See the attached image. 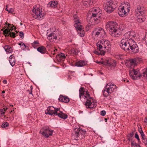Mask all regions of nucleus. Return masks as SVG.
<instances>
[{
    "label": "nucleus",
    "instance_id": "nucleus-1",
    "mask_svg": "<svg viewBox=\"0 0 147 147\" xmlns=\"http://www.w3.org/2000/svg\"><path fill=\"white\" fill-rule=\"evenodd\" d=\"M133 31H129L125 33L120 41L119 45L124 50L129 51L134 53L139 52V48L136 42L132 38L135 36Z\"/></svg>",
    "mask_w": 147,
    "mask_h": 147
},
{
    "label": "nucleus",
    "instance_id": "nucleus-2",
    "mask_svg": "<svg viewBox=\"0 0 147 147\" xmlns=\"http://www.w3.org/2000/svg\"><path fill=\"white\" fill-rule=\"evenodd\" d=\"M79 91L80 98L82 97L86 99L85 105L86 108L92 109L96 107V102L93 98L90 96L88 91H84V88L82 87L80 89Z\"/></svg>",
    "mask_w": 147,
    "mask_h": 147
},
{
    "label": "nucleus",
    "instance_id": "nucleus-3",
    "mask_svg": "<svg viewBox=\"0 0 147 147\" xmlns=\"http://www.w3.org/2000/svg\"><path fill=\"white\" fill-rule=\"evenodd\" d=\"M96 46L99 50L96 51L94 53L97 55H104L107 51H109L111 47L110 42L105 39L99 41L96 43Z\"/></svg>",
    "mask_w": 147,
    "mask_h": 147
},
{
    "label": "nucleus",
    "instance_id": "nucleus-4",
    "mask_svg": "<svg viewBox=\"0 0 147 147\" xmlns=\"http://www.w3.org/2000/svg\"><path fill=\"white\" fill-rule=\"evenodd\" d=\"M117 24L113 21H109L106 24V28L112 36L117 37L121 34L122 30L117 27Z\"/></svg>",
    "mask_w": 147,
    "mask_h": 147
},
{
    "label": "nucleus",
    "instance_id": "nucleus-5",
    "mask_svg": "<svg viewBox=\"0 0 147 147\" xmlns=\"http://www.w3.org/2000/svg\"><path fill=\"white\" fill-rule=\"evenodd\" d=\"M100 9L98 8H94L92 9L90 12V14H88L87 16L88 19L90 18L91 22L92 21L95 24H98L100 21Z\"/></svg>",
    "mask_w": 147,
    "mask_h": 147
},
{
    "label": "nucleus",
    "instance_id": "nucleus-6",
    "mask_svg": "<svg viewBox=\"0 0 147 147\" xmlns=\"http://www.w3.org/2000/svg\"><path fill=\"white\" fill-rule=\"evenodd\" d=\"M136 20L138 22L141 23L145 20V8L142 6L138 5L135 10Z\"/></svg>",
    "mask_w": 147,
    "mask_h": 147
},
{
    "label": "nucleus",
    "instance_id": "nucleus-7",
    "mask_svg": "<svg viewBox=\"0 0 147 147\" xmlns=\"http://www.w3.org/2000/svg\"><path fill=\"white\" fill-rule=\"evenodd\" d=\"M117 86L111 83H109L106 85L105 89L103 91V93L104 96L107 97L110 96L112 93L116 90Z\"/></svg>",
    "mask_w": 147,
    "mask_h": 147
},
{
    "label": "nucleus",
    "instance_id": "nucleus-8",
    "mask_svg": "<svg viewBox=\"0 0 147 147\" xmlns=\"http://www.w3.org/2000/svg\"><path fill=\"white\" fill-rule=\"evenodd\" d=\"M73 18L74 22V25L78 31L79 35L81 37L83 36L84 35V32L83 30L80 21L78 16L75 15L74 16Z\"/></svg>",
    "mask_w": 147,
    "mask_h": 147
},
{
    "label": "nucleus",
    "instance_id": "nucleus-9",
    "mask_svg": "<svg viewBox=\"0 0 147 147\" xmlns=\"http://www.w3.org/2000/svg\"><path fill=\"white\" fill-rule=\"evenodd\" d=\"M32 11L33 12V16L35 19L41 20L45 16V14L42 12V8L39 7V5L34 7Z\"/></svg>",
    "mask_w": 147,
    "mask_h": 147
},
{
    "label": "nucleus",
    "instance_id": "nucleus-10",
    "mask_svg": "<svg viewBox=\"0 0 147 147\" xmlns=\"http://www.w3.org/2000/svg\"><path fill=\"white\" fill-rule=\"evenodd\" d=\"M117 5L114 3L112 1H110L104 3L103 7L105 11L108 13L113 12L116 7Z\"/></svg>",
    "mask_w": 147,
    "mask_h": 147
},
{
    "label": "nucleus",
    "instance_id": "nucleus-11",
    "mask_svg": "<svg viewBox=\"0 0 147 147\" xmlns=\"http://www.w3.org/2000/svg\"><path fill=\"white\" fill-rule=\"evenodd\" d=\"M53 131L50 129L48 126L42 128L40 131V133L45 138H48L50 136L52 135Z\"/></svg>",
    "mask_w": 147,
    "mask_h": 147
},
{
    "label": "nucleus",
    "instance_id": "nucleus-12",
    "mask_svg": "<svg viewBox=\"0 0 147 147\" xmlns=\"http://www.w3.org/2000/svg\"><path fill=\"white\" fill-rule=\"evenodd\" d=\"M96 63L98 64H103L105 65L111 67H115L116 65V62L115 60L109 58H107L105 60L102 61H97Z\"/></svg>",
    "mask_w": 147,
    "mask_h": 147
},
{
    "label": "nucleus",
    "instance_id": "nucleus-13",
    "mask_svg": "<svg viewBox=\"0 0 147 147\" xmlns=\"http://www.w3.org/2000/svg\"><path fill=\"white\" fill-rule=\"evenodd\" d=\"M59 111V108H54L53 106L48 107L45 111V113L51 115L57 116V112Z\"/></svg>",
    "mask_w": 147,
    "mask_h": 147
},
{
    "label": "nucleus",
    "instance_id": "nucleus-14",
    "mask_svg": "<svg viewBox=\"0 0 147 147\" xmlns=\"http://www.w3.org/2000/svg\"><path fill=\"white\" fill-rule=\"evenodd\" d=\"M93 35L96 36H99L100 38L105 37V32L104 30L101 28H96L93 32Z\"/></svg>",
    "mask_w": 147,
    "mask_h": 147
},
{
    "label": "nucleus",
    "instance_id": "nucleus-15",
    "mask_svg": "<svg viewBox=\"0 0 147 147\" xmlns=\"http://www.w3.org/2000/svg\"><path fill=\"white\" fill-rule=\"evenodd\" d=\"M130 76L133 80H136L142 76L140 74L138 70L133 69L129 72Z\"/></svg>",
    "mask_w": 147,
    "mask_h": 147
},
{
    "label": "nucleus",
    "instance_id": "nucleus-16",
    "mask_svg": "<svg viewBox=\"0 0 147 147\" xmlns=\"http://www.w3.org/2000/svg\"><path fill=\"white\" fill-rule=\"evenodd\" d=\"M74 135L75 139L77 140L81 135L84 134L86 131L80 129V128H74Z\"/></svg>",
    "mask_w": 147,
    "mask_h": 147
},
{
    "label": "nucleus",
    "instance_id": "nucleus-17",
    "mask_svg": "<svg viewBox=\"0 0 147 147\" xmlns=\"http://www.w3.org/2000/svg\"><path fill=\"white\" fill-rule=\"evenodd\" d=\"M57 32H52L49 34L47 35L48 32L47 33V38L51 42L55 40L57 38L56 34Z\"/></svg>",
    "mask_w": 147,
    "mask_h": 147
},
{
    "label": "nucleus",
    "instance_id": "nucleus-18",
    "mask_svg": "<svg viewBox=\"0 0 147 147\" xmlns=\"http://www.w3.org/2000/svg\"><path fill=\"white\" fill-rule=\"evenodd\" d=\"M118 13L120 16L123 17L126 16L128 13L124 9H123V8L119 7V8Z\"/></svg>",
    "mask_w": 147,
    "mask_h": 147
},
{
    "label": "nucleus",
    "instance_id": "nucleus-19",
    "mask_svg": "<svg viewBox=\"0 0 147 147\" xmlns=\"http://www.w3.org/2000/svg\"><path fill=\"white\" fill-rule=\"evenodd\" d=\"M87 63V62L86 61L80 60L76 63L75 66L78 67H82L86 65Z\"/></svg>",
    "mask_w": 147,
    "mask_h": 147
},
{
    "label": "nucleus",
    "instance_id": "nucleus-20",
    "mask_svg": "<svg viewBox=\"0 0 147 147\" xmlns=\"http://www.w3.org/2000/svg\"><path fill=\"white\" fill-rule=\"evenodd\" d=\"M58 4V2L56 1H50L47 4V7L51 8H55L57 6Z\"/></svg>",
    "mask_w": 147,
    "mask_h": 147
},
{
    "label": "nucleus",
    "instance_id": "nucleus-21",
    "mask_svg": "<svg viewBox=\"0 0 147 147\" xmlns=\"http://www.w3.org/2000/svg\"><path fill=\"white\" fill-rule=\"evenodd\" d=\"M138 61V58H135L130 60L129 62L130 67L132 68L134 67L137 64Z\"/></svg>",
    "mask_w": 147,
    "mask_h": 147
},
{
    "label": "nucleus",
    "instance_id": "nucleus-22",
    "mask_svg": "<svg viewBox=\"0 0 147 147\" xmlns=\"http://www.w3.org/2000/svg\"><path fill=\"white\" fill-rule=\"evenodd\" d=\"M58 99L59 101L65 103L68 102L69 101L68 97L66 96H63L62 95L60 96Z\"/></svg>",
    "mask_w": 147,
    "mask_h": 147
},
{
    "label": "nucleus",
    "instance_id": "nucleus-23",
    "mask_svg": "<svg viewBox=\"0 0 147 147\" xmlns=\"http://www.w3.org/2000/svg\"><path fill=\"white\" fill-rule=\"evenodd\" d=\"M57 116H58L60 118L63 119H65L68 117V116L66 114L63 113L62 112H61L60 110L59 111L57 112Z\"/></svg>",
    "mask_w": 147,
    "mask_h": 147
},
{
    "label": "nucleus",
    "instance_id": "nucleus-24",
    "mask_svg": "<svg viewBox=\"0 0 147 147\" xmlns=\"http://www.w3.org/2000/svg\"><path fill=\"white\" fill-rule=\"evenodd\" d=\"M121 7L123 8V9H124L125 10L126 12L128 13L130 11V9L129 3L127 2H125L123 4V6Z\"/></svg>",
    "mask_w": 147,
    "mask_h": 147
},
{
    "label": "nucleus",
    "instance_id": "nucleus-25",
    "mask_svg": "<svg viewBox=\"0 0 147 147\" xmlns=\"http://www.w3.org/2000/svg\"><path fill=\"white\" fill-rule=\"evenodd\" d=\"M9 61L11 65L12 66H14L16 63V60L15 57L13 55H11L9 58Z\"/></svg>",
    "mask_w": 147,
    "mask_h": 147
},
{
    "label": "nucleus",
    "instance_id": "nucleus-26",
    "mask_svg": "<svg viewBox=\"0 0 147 147\" xmlns=\"http://www.w3.org/2000/svg\"><path fill=\"white\" fill-rule=\"evenodd\" d=\"M37 50L38 51L42 54L45 53L46 52V48L43 46L40 47H38Z\"/></svg>",
    "mask_w": 147,
    "mask_h": 147
},
{
    "label": "nucleus",
    "instance_id": "nucleus-27",
    "mask_svg": "<svg viewBox=\"0 0 147 147\" xmlns=\"http://www.w3.org/2000/svg\"><path fill=\"white\" fill-rule=\"evenodd\" d=\"M18 45L20 46L22 50L26 51V50H28V47L26 46L22 42H21L18 43Z\"/></svg>",
    "mask_w": 147,
    "mask_h": 147
},
{
    "label": "nucleus",
    "instance_id": "nucleus-28",
    "mask_svg": "<svg viewBox=\"0 0 147 147\" xmlns=\"http://www.w3.org/2000/svg\"><path fill=\"white\" fill-rule=\"evenodd\" d=\"M71 52L72 54L77 55L79 53V51L77 49L73 48L71 50Z\"/></svg>",
    "mask_w": 147,
    "mask_h": 147
},
{
    "label": "nucleus",
    "instance_id": "nucleus-29",
    "mask_svg": "<svg viewBox=\"0 0 147 147\" xmlns=\"http://www.w3.org/2000/svg\"><path fill=\"white\" fill-rule=\"evenodd\" d=\"M138 131L140 134L141 136L142 137V139L144 138L145 137L144 134L142 130V128H140L138 129Z\"/></svg>",
    "mask_w": 147,
    "mask_h": 147
},
{
    "label": "nucleus",
    "instance_id": "nucleus-30",
    "mask_svg": "<svg viewBox=\"0 0 147 147\" xmlns=\"http://www.w3.org/2000/svg\"><path fill=\"white\" fill-rule=\"evenodd\" d=\"M143 76L144 78H146L147 79V68L144 69Z\"/></svg>",
    "mask_w": 147,
    "mask_h": 147
},
{
    "label": "nucleus",
    "instance_id": "nucleus-31",
    "mask_svg": "<svg viewBox=\"0 0 147 147\" xmlns=\"http://www.w3.org/2000/svg\"><path fill=\"white\" fill-rule=\"evenodd\" d=\"M9 126V123L7 122H5L3 123L1 127L3 128H6L8 127Z\"/></svg>",
    "mask_w": 147,
    "mask_h": 147
},
{
    "label": "nucleus",
    "instance_id": "nucleus-32",
    "mask_svg": "<svg viewBox=\"0 0 147 147\" xmlns=\"http://www.w3.org/2000/svg\"><path fill=\"white\" fill-rule=\"evenodd\" d=\"M59 56L62 60H63L65 58V55L63 53H61L59 54Z\"/></svg>",
    "mask_w": 147,
    "mask_h": 147
},
{
    "label": "nucleus",
    "instance_id": "nucleus-33",
    "mask_svg": "<svg viewBox=\"0 0 147 147\" xmlns=\"http://www.w3.org/2000/svg\"><path fill=\"white\" fill-rule=\"evenodd\" d=\"M5 110L2 109H0V116H3L5 113Z\"/></svg>",
    "mask_w": 147,
    "mask_h": 147
},
{
    "label": "nucleus",
    "instance_id": "nucleus-34",
    "mask_svg": "<svg viewBox=\"0 0 147 147\" xmlns=\"http://www.w3.org/2000/svg\"><path fill=\"white\" fill-rule=\"evenodd\" d=\"M10 30L9 29H5L4 30L3 33L4 34H8L10 32Z\"/></svg>",
    "mask_w": 147,
    "mask_h": 147
},
{
    "label": "nucleus",
    "instance_id": "nucleus-35",
    "mask_svg": "<svg viewBox=\"0 0 147 147\" xmlns=\"http://www.w3.org/2000/svg\"><path fill=\"white\" fill-rule=\"evenodd\" d=\"M9 35L11 37L14 38L16 37V33L14 32H10Z\"/></svg>",
    "mask_w": 147,
    "mask_h": 147
},
{
    "label": "nucleus",
    "instance_id": "nucleus-36",
    "mask_svg": "<svg viewBox=\"0 0 147 147\" xmlns=\"http://www.w3.org/2000/svg\"><path fill=\"white\" fill-rule=\"evenodd\" d=\"M143 142L147 146V138H146L145 137L142 139Z\"/></svg>",
    "mask_w": 147,
    "mask_h": 147
},
{
    "label": "nucleus",
    "instance_id": "nucleus-37",
    "mask_svg": "<svg viewBox=\"0 0 147 147\" xmlns=\"http://www.w3.org/2000/svg\"><path fill=\"white\" fill-rule=\"evenodd\" d=\"M11 48L10 46L8 45H6L4 47V49L5 51H8V49Z\"/></svg>",
    "mask_w": 147,
    "mask_h": 147
},
{
    "label": "nucleus",
    "instance_id": "nucleus-38",
    "mask_svg": "<svg viewBox=\"0 0 147 147\" xmlns=\"http://www.w3.org/2000/svg\"><path fill=\"white\" fill-rule=\"evenodd\" d=\"M6 11L9 13H12L14 11V9L12 8H10L9 9H6Z\"/></svg>",
    "mask_w": 147,
    "mask_h": 147
},
{
    "label": "nucleus",
    "instance_id": "nucleus-39",
    "mask_svg": "<svg viewBox=\"0 0 147 147\" xmlns=\"http://www.w3.org/2000/svg\"><path fill=\"white\" fill-rule=\"evenodd\" d=\"M135 138L137 139L138 141H139L140 140L139 136L137 133H136L135 134Z\"/></svg>",
    "mask_w": 147,
    "mask_h": 147
},
{
    "label": "nucleus",
    "instance_id": "nucleus-40",
    "mask_svg": "<svg viewBox=\"0 0 147 147\" xmlns=\"http://www.w3.org/2000/svg\"><path fill=\"white\" fill-rule=\"evenodd\" d=\"M101 115L103 116H104L106 114V112L105 111H102L100 112Z\"/></svg>",
    "mask_w": 147,
    "mask_h": 147
},
{
    "label": "nucleus",
    "instance_id": "nucleus-41",
    "mask_svg": "<svg viewBox=\"0 0 147 147\" xmlns=\"http://www.w3.org/2000/svg\"><path fill=\"white\" fill-rule=\"evenodd\" d=\"M24 33L23 32H20V37L22 38H23L24 37Z\"/></svg>",
    "mask_w": 147,
    "mask_h": 147
},
{
    "label": "nucleus",
    "instance_id": "nucleus-42",
    "mask_svg": "<svg viewBox=\"0 0 147 147\" xmlns=\"http://www.w3.org/2000/svg\"><path fill=\"white\" fill-rule=\"evenodd\" d=\"M30 92L29 94H31L32 95H33V94H32V86H30Z\"/></svg>",
    "mask_w": 147,
    "mask_h": 147
},
{
    "label": "nucleus",
    "instance_id": "nucleus-43",
    "mask_svg": "<svg viewBox=\"0 0 147 147\" xmlns=\"http://www.w3.org/2000/svg\"><path fill=\"white\" fill-rule=\"evenodd\" d=\"M6 51L9 53H11L12 52V49L11 48L10 49H9V50L8 49V51Z\"/></svg>",
    "mask_w": 147,
    "mask_h": 147
},
{
    "label": "nucleus",
    "instance_id": "nucleus-44",
    "mask_svg": "<svg viewBox=\"0 0 147 147\" xmlns=\"http://www.w3.org/2000/svg\"><path fill=\"white\" fill-rule=\"evenodd\" d=\"M131 145L132 146H136V144L135 143H134L133 142H131Z\"/></svg>",
    "mask_w": 147,
    "mask_h": 147
},
{
    "label": "nucleus",
    "instance_id": "nucleus-45",
    "mask_svg": "<svg viewBox=\"0 0 147 147\" xmlns=\"http://www.w3.org/2000/svg\"><path fill=\"white\" fill-rule=\"evenodd\" d=\"M3 82L4 84H6L7 83V81L5 80H3Z\"/></svg>",
    "mask_w": 147,
    "mask_h": 147
},
{
    "label": "nucleus",
    "instance_id": "nucleus-46",
    "mask_svg": "<svg viewBox=\"0 0 147 147\" xmlns=\"http://www.w3.org/2000/svg\"><path fill=\"white\" fill-rule=\"evenodd\" d=\"M34 44L36 45V44H38V41H35L34 42Z\"/></svg>",
    "mask_w": 147,
    "mask_h": 147
},
{
    "label": "nucleus",
    "instance_id": "nucleus-47",
    "mask_svg": "<svg viewBox=\"0 0 147 147\" xmlns=\"http://www.w3.org/2000/svg\"><path fill=\"white\" fill-rule=\"evenodd\" d=\"M144 122L146 123V125H147V119L146 118L145 119Z\"/></svg>",
    "mask_w": 147,
    "mask_h": 147
},
{
    "label": "nucleus",
    "instance_id": "nucleus-48",
    "mask_svg": "<svg viewBox=\"0 0 147 147\" xmlns=\"http://www.w3.org/2000/svg\"><path fill=\"white\" fill-rule=\"evenodd\" d=\"M3 110H5V111H6V110H7V108H4L3 109H2Z\"/></svg>",
    "mask_w": 147,
    "mask_h": 147
},
{
    "label": "nucleus",
    "instance_id": "nucleus-49",
    "mask_svg": "<svg viewBox=\"0 0 147 147\" xmlns=\"http://www.w3.org/2000/svg\"><path fill=\"white\" fill-rule=\"evenodd\" d=\"M51 53L53 55H54L55 54V52L53 51Z\"/></svg>",
    "mask_w": 147,
    "mask_h": 147
},
{
    "label": "nucleus",
    "instance_id": "nucleus-50",
    "mask_svg": "<svg viewBox=\"0 0 147 147\" xmlns=\"http://www.w3.org/2000/svg\"><path fill=\"white\" fill-rule=\"evenodd\" d=\"M5 93V91L4 90H3L2 91V93Z\"/></svg>",
    "mask_w": 147,
    "mask_h": 147
},
{
    "label": "nucleus",
    "instance_id": "nucleus-51",
    "mask_svg": "<svg viewBox=\"0 0 147 147\" xmlns=\"http://www.w3.org/2000/svg\"><path fill=\"white\" fill-rule=\"evenodd\" d=\"M57 51V49H55V50H53V51H54L55 52L56 51Z\"/></svg>",
    "mask_w": 147,
    "mask_h": 147
},
{
    "label": "nucleus",
    "instance_id": "nucleus-52",
    "mask_svg": "<svg viewBox=\"0 0 147 147\" xmlns=\"http://www.w3.org/2000/svg\"><path fill=\"white\" fill-rule=\"evenodd\" d=\"M121 56H122V55H119V58L120 59H121Z\"/></svg>",
    "mask_w": 147,
    "mask_h": 147
},
{
    "label": "nucleus",
    "instance_id": "nucleus-53",
    "mask_svg": "<svg viewBox=\"0 0 147 147\" xmlns=\"http://www.w3.org/2000/svg\"><path fill=\"white\" fill-rule=\"evenodd\" d=\"M10 25H11V24H8V26H9Z\"/></svg>",
    "mask_w": 147,
    "mask_h": 147
},
{
    "label": "nucleus",
    "instance_id": "nucleus-54",
    "mask_svg": "<svg viewBox=\"0 0 147 147\" xmlns=\"http://www.w3.org/2000/svg\"><path fill=\"white\" fill-rule=\"evenodd\" d=\"M105 120L106 121H107V119L106 118H105Z\"/></svg>",
    "mask_w": 147,
    "mask_h": 147
},
{
    "label": "nucleus",
    "instance_id": "nucleus-55",
    "mask_svg": "<svg viewBox=\"0 0 147 147\" xmlns=\"http://www.w3.org/2000/svg\"><path fill=\"white\" fill-rule=\"evenodd\" d=\"M6 9H7V8H6V9H5V10H6Z\"/></svg>",
    "mask_w": 147,
    "mask_h": 147
},
{
    "label": "nucleus",
    "instance_id": "nucleus-56",
    "mask_svg": "<svg viewBox=\"0 0 147 147\" xmlns=\"http://www.w3.org/2000/svg\"><path fill=\"white\" fill-rule=\"evenodd\" d=\"M11 29H12V30H13V28H12Z\"/></svg>",
    "mask_w": 147,
    "mask_h": 147
},
{
    "label": "nucleus",
    "instance_id": "nucleus-57",
    "mask_svg": "<svg viewBox=\"0 0 147 147\" xmlns=\"http://www.w3.org/2000/svg\"><path fill=\"white\" fill-rule=\"evenodd\" d=\"M7 22L6 23V25H7Z\"/></svg>",
    "mask_w": 147,
    "mask_h": 147
}]
</instances>
